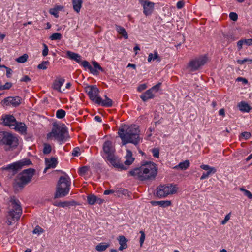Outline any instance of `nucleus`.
<instances>
[{"instance_id":"nucleus-18","label":"nucleus","mask_w":252,"mask_h":252,"mask_svg":"<svg viewBox=\"0 0 252 252\" xmlns=\"http://www.w3.org/2000/svg\"><path fill=\"white\" fill-rule=\"evenodd\" d=\"M105 99L103 100L100 97L96 99V104L98 105L106 107H111L113 106V101L112 99L108 98L107 95H105Z\"/></svg>"},{"instance_id":"nucleus-14","label":"nucleus","mask_w":252,"mask_h":252,"mask_svg":"<svg viewBox=\"0 0 252 252\" xmlns=\"http://www.w3.org/2000/svg\"><path fill=\"white\" fill-rule=\"evenodd\" d=\"M22 98L19 96L14 97L9 96L5 98L1 102L4 106H12L16 107L19 106L21 103Z\"/></svg>"},{"instance_id":"nucleus-47","label":"nucleus","mask_w":252,"mask_h":252,"mask_svg":"<svg viewBox=\"0 0 252 252\" xmlns=\"http://www.w3.org/2000/svg\"><path fill=\"white\" fill-rule=\"evenodd\" d=\"M140 233L141 234L140 237V246L141 247L144 243V241L145 240V235L144 232L143 231H140Z\"/></svg>"},{"instance_id":"nucleus-49","label":"nucleus","mask_w":252,"mask_h":252,"mask_svg":"<svg viewBox=\"0 0 252 252\" xmlns=\"http://www.w3.org/2000/svg\"><path fill=\"white\" fill-rule=\"evenodd\" d=\"M44 48L42 51V55L43 56H46L48 55V47L47 45L45 44H44L43 45Z\"/></svg>"},{"instance_id":"nucleus-9","label":"nucleus","mask_w":252,"mask_h":252,"mask_svg":"<svg viewBox=\"0 0 252 252\" xmlns=\"http://www.w3.org/2000/svg\"><path fill=\"white\" fill-rule=\"evenodd\" d=\"M0 144L16 147L18 145V139L11 133L6 131L0 132Z\"/></svg>"},{"instance_id":"nucleus-27","label":"nucleus","mask_w":252,"mask_h":252,"mask_svg":"<svg viewBox=\"0 0 252 252\" xmlns=\"http://www.w3.org/2000/svg\"><path fill=\"white\" fill-rule=\"evenodd\" d=\"M116 30L119 34L121 35L125 39H128V34L124 27L116 25Z\"/></svg>"},{"instance_id":"nucleus-31","label":"nucleus","mask_w":252,"mask_h":252,"mask_svg":"<svg viewBox=\"0 0 252 252\" xmlns=\"http://www.w3.org/2000/svg\"><path fill=\"white\" fill-rule=\"evenodd\" d=\"M110 246L109 244L106 243H101L98 244L95 249L99 252H102L105 251L107 248Z\"/></svg>"},{"instance_id":"nucleus-35","label":"nucleus","mask_w":252,"mask_h":252,"mask_svg":"<svg viewBox=\"0 0 252 252\" xmlns=\"http://www.w3.org/2000/svg\"><path fill=\"white\" fill-rule=\"evenodd\" d=\"M43 152L44 154H49L52 151L51 146L48 143H44Z\"/></svg>"},{"instance_id":"nucleus-23","label":"nucleus","mask_w":252,"mask_h":252,"mask_svg":"<svg viewBox=\"0 0 252 252\" xmlns=\"http://www.w3.org/2000/svg\"><path fill=\"white\" fill-rule=\"evenodd\" d=\"M15 130L19 131L21 133H25L27 130V127L25 124L23 123L18 122L16 121V124H14V126L12 128Z\"/></svg>"},{"instance_id":"nucleus-3","label":"nucleus","mask_w":252,"mask_h":252,"mask_svg":"<svg viewBox=\"0 0 252 252\" xmlns=\"http://www.w3.org/2000/svg\"><path fill=\"white\" fill-rule=\"evenodd\" d=\"M104 159L112 166H118V157L116 155V149L114 144L110 140L105 141L101 152Z\"/></svg>"},{"instance_id":"nucleus-56","label":"nucleus","mask_w":252,"mask_h":252,"mask_svg":"<svg viewBox=\"0 0 252 252\" xmlns=\"http://www.w3.org/2000/svg\"><path fill=\"white\" fill-rule=\"evenodd\" d=\"M243 41L245 44L248 46L252 45V39H245Z\"/></svg>"},{"instance_id":"nucleus-43","label":"nucleus","mask_w":252,"mask_h":252,"mask_svg":"<svg viewBox=\"0 0 252 252\" xmlns=\"http://www.w3.org/2000/svg\"><path fill=\"white\" fill-rule=\"evenodd\" d=\"M44 232V229L42 228L39 225H37L35 228L33 230V234H39L40 233H42Z\"/></svg>"},{"instance_id":"nucleus-52","label":"nucleus","mask_w":252,"mask_h":252,"mask_svg":"<svg viewBox=\"0 0 252 252\" xmlns=\"http://www.w3.org/2000/svg\"><path fill=\"white\" fill-rule=\"evenodd\" d=\"M157 60L158 62H160L161 61V58L157 51H155L153 55V60Z\"/></svg>"},{"instance_id":"nucleus-58","label":"nucleus","mask_w":252,"mask_h":252,"mask_svg":"<svg viewBox=\"0 0 252 252\" xmlns=\"http://www.w3.org/2000/svg\"><path fill=\"white\" fill-rule=\"evenodd\" d=\"M5 69L6 70V76L8 78H10L11 74L12 73V70L10 68L7 67H6Z\"/></svg>"},{"instance_id":"nucleus-11","label":"nucleus","mask_w":252,"mask_h":252,"mask_svg":"<svg viewBox=\"0 0 252 252\" xmlns=\"http://www.w3.org/2000/svg\"><path fill=\"white\" fill-rule=\"evenodd\" d=\"M32 164V162L29 158H24L12 164H9L2 168L4 170H12L14 174L24 166H29Z\"/></svg>"},{"instance_id":"nucleus-29","label":"nucleus","mask_w":252,"mask_h":252,"mask_svg":"<svg viewBox=\"0 0 252 252\" xmlns=\"http://www.w3.org/2000/svg\"><path fill=\"white\" fill-rule=\"evenodd\" d=\"M64 82V80H56L53 83V88L61 92V88L63 85Z\"/></svg>"},{"instance_id":"nucleus-24","label":"nucleus","mask_w":252,"mask_h":252,"mask_svg":"<svg viewBox=\"0 0 252 252\" xmlns=\"http://www.w3.org/2000/svg\"><path fill=\"white\" fill-rule=\"evenodd\" d=\"M154 97V94L153 92L150 89L147 90L140 95V98L143 101H146L148 99L153 98Z\"/></svg>"},{"instance_id":"nucleus-40","label":"nucleus","mask_w":252,"mask_h":252,"mask_svg":"<svg viewBox=\"0 0 252 252\" xmlns=\"http://www.w3.org/2000/svg\"><path fill=\"white\" fill-rule=\"evenodd\" d=\"M240 190L243 191L244 195L247 196L249 199H252V194L250 191L245 189L244 188H240Z\"/></svg>"},{"instance_id":"nucleus-46","label":"nucleus","mask_w":252,"mask_h":252,"mask_svg":"<svg viewBox=\"0 0 252 252\" xmlns=\"http://www.w3.org/2000/svg\"><path fill=\"white\" fill-rule=\"evenodd\" d=\"M153 156L155 158H158L159 156V150L158 148H154L152 150Z\"/></svg>"},{"instance_id":"nucleus-4","label":"nucleus","mask_w":252,"mask_h":252,"mask_svg":"<svg viewBox=\"0 0 252 252\" xmlns=\"http://www.w3.org/2000/svg\"><path fill=\"white\" fill-rule=\"evenodd\" d=\"M7 209L6 223L8 225H10L12 220H19L22 214V210L19 200L14 196L10 197Z\"/></svg>"},{"instance_id":"nucleus-25","label":"nucleus","mask_w":252,"mask_h":252,"mask_svg":"<svg viewBox=\"0 0 252 252\" xmlns=\"http://www.w3.org/2000/svg\"><path fill=\"white\" fill-rule=\"evenodd\" d=\"M151 204L153 205H159L162 207H166L171 205L172 203L169 200H161V201H152Z\"/></svg>"},{"instance_id":"nucleus-30","label":"nucleus","mask_w":252,"mask_h":252,"mask_svg":"<svg viewBox=\"0 0 252 252\" xmlns=\"http://www.w3.org/2000/svg\"><path fill=\"white\" fill-rule=\"evenodd\" d=\"M240 110L242 112H249L251 109V106L245 102H241L239 104Z\"/></svg>"},{"instance_id":"nucleus-6","label":"nucleus","mask_w":252,"mask_h":252,"mask_svg":"<svg viewBox=\"0 0 252 252\" xmlns=\"http://www.w3.org/2000/svg\"><path fill=\"white\" fill-rule=\"evenodd\" d=\"M70 184V179L68 176H61L57 185L55 198L66 196L69 193Z\"/></svg>"},{"instance_id":"nucleus-28","label":"nucleus","mask_w":252,"mask_h":252,"mask_svg":"<svg viewBox=\"0 0 252 252\" xmlns=\"http://www.w3.org/2000/svg\"><path fill=\"white\" fill-rule=\"evenodd\" d=\"M63 7L61 5H57L54 8H51L49 10V13L55 16L56 18L59 17V11L61 10Z\"/></svg>"},{"instance_id":"nucleus-39","label":"nucleus","mask_w":252,"mask_h":252,"mask_svg":"<svg viewBox=\"0 0 252 252\" xmlns=\"http://www.w3.org/2000/svg\"><path fill=\"white\" fill-rule=\"evenodd\" d=\"M62 37V34L60 33H55L50 36V38L52 40H57L61 39Z\"/></svg>"},{"instance_id":"nucleus-21","label":"nucleus","mask_w":252,"mask_h":252,"mask_svg":"<svg viewBox=\"0 0 252 252\" xmlns=\"http://www.w3.org/2000/svg\"><path fill=\"white\" fill-rule=\"evenodd\" d=\"M66 55L68 58L76 61L77 63H81V57L78 54L67 51L66 52Z\"/></svg>"},{"instance_id":"nucleus-62","label":"nucleus","mask_w":252,"mask_h":252,"mask_svg":"<svg viewBox=\"0 0 252 252\" xmlns=\"http://www.w3.org/2000/svg\"><path fill=\"white\" fill-rule=\"evenodd\" d=\"M62 202H61V201H60V202L56 201L53 203V205L56 206L62 207Z\"/></svg>"},{"instance_id":"nucleus-7","label":"nucleus","mask_w":252,"mask_h":252,"mask_svg":"<svg viewBox=\"0 0 252 252\" xmlns=\"http://www.w3.org/2000/svg\"><path fill=\"white\" fill-rule=\"evenodd\" d=\"M67 134V128L64 124L59 125L54 123L51 132L47 134V138L48 139H51L54 137L59 142H63L66 140Z\"/></svg>"},{"instance_id":"nucleus-64","label":"nucleus","mask_w":252,"mask_h":252,"mask_svg":"<svg viewBox=\"0 0 252 252\" xmlns=\"http://www.w3.org/2000/svg\"><path fill=\"white\" fill-rule=\"evenodd\" d=\"M95 120L99 122H101L102 119L99 116H96L94 118Z\"/></svg>"},{"instance_id":"nucleus-51","label":"nucleus","mask_w":252,"mask_h":252,"mask_svg":"<svg viewBox=\"0 0 252 252\" xmlns=\"http://www.w3.org/2000/svg\"><path fill=\"white\" fill-rule=\"evenodd\" d=\"M147 88V85L146 84H140L137 88V91L139 92L145 90Z\"/></svg>"},{"instance_id":"nucleus-12","label":"nucleus","mask_w":252,"mask_h":252,"mask_svg":"<svg viewBox=\"0 0 252 252\" xmlns=\"http://www.w3.org/2000/svg\"><path fill=\"white\" fill-rule=\"evenodd\" d=\"M126 160L124 164L121 161L120 159L118 158V166H114V167L120 169L121 170H126L129 166L134 162L135 158L132 157V153L130 150H126V154L125 157Z\"/></svg>"},{"instance_id":"nucleus-15","label":"nucleus","mask_w":252,"mask_h":252,"mask_svg":"<svg viewBox=\"0 0 252 252\" xmlns=\"http://www.w3.org/2000/svg\"><path fill=\"white\" fill-rule=\"evenodd\" d=\"M139 1L143 6L144 14L146 16L150 15L154 8V3L145 0H139Z\"/></svg>"},{"instance_id":"nucleus-26","label":"nucleus","mask_w":252,"mask_h":252,"mask_svg":"<svg viewBox=\"0 0 252 252\" xmlns=\"http://www.w3.org/2000/svg\"><path fill=\"white\" fill-rule=\"evenodd\" d=\"M82 0H72L73 10L77 13H79L82 7Z\"/></svg>"},{"instance_id":"nucleus-33","label":"nucleus","mask_w":252,"mask_h":252,"mask_svg":"<svg viewBox=\"0 0 252 252\" xmlns=\"http://www.w3.org/2000/svg\"><path fill=\"white\" fill-rule=\"evenodd\" d=\"M96 196L94 194H89L87 196V202L90 205H94L96 203Z\"/></svg>"},{"instance_id":"nucleus-37","label":"nucleus","mask_w":252,"mask_h":252,"mask_svg":"<svg viewBox=\"0 0 252 252\" xmlns=\"http://www.w3.org/2000/svg\"><path fill=\"white\" fill-rule=\"evenodd\" d=\"M50 63L48 61H43L40 64H39L37 67L39 69H46Z\"/></svg>"},{"instance_id":"nucleus-1","label":"nucleus","mask_w":252,"mask_h":252,"mask_svg":"<svg viewBox=\"0 0 252 252\" xmlns=\"http://www.w3.org/2000/svg\"><path fill=\"white\" fill-rule=\"evenodd\" d=\"M157 165L153 162H145L139 167L134 168L128 172V176L141 181L155 180L158 172Z\"/></svg>"},{"instance_id":"nucleus-32","label":"nucleus","mask_w":252,"mask_h":252,"mask_svg":"<svg viewBox=\"0 0 252 252\" xmlns=\"http://www.w3.org/2000/svg\"><path fill=\"white\" fill-rule=\"evenodd\" d=\"M190 165L189 160H186L183 162H180L178 166H176L175 168H177L179 167L181 170H186L188 169Z\"/></svg>"},{"instance_id":"nucleus-45","label":"nucleus","mask_w":252,"mask_h":252,"mask_svg":"<svg viewBox=\"0 0 252 252\" xmlns=\"http://www.w3.org/2000/svg\"><path fill=\"white\" fill-rule=\"evenodd\" d=\"M251 134L249 132H243L241 134L240 138H243L245 140H247L250 138Z\"/></svg>"},{"instance_id":"nucleus-53","label":"nucleus","mask_w":252,"mask_h":252,"mask_svg":"<svg viewBox=\"0 0 252 252\" xmlns=\"http://www.w3.org/2000/svg\"><path fill=\"white\" fill-rule=\"evenodd\" d=\"M88 171V168L86 166H83L79 169L80 174H85Z\"/></svg>"},{"instance_id":"nucleus-2","label":"nucleus","mask_w":252,"mask_h":252,"mask_svg":"<svg viewBox=\"0 0 252 252\" xmlns=\"http://www.w3.org/2000/svg\"><path fill=\"white\" fill-rule=\"evenodd\" d=\"M139 132L138 126L135 125L128 127L122 126L118 130L119 136L124 144L131 143L137 145L140 141Z\"/></svg>"},{"instance_id":"nucleus-55","label":"nucleus","mask_w":252,"mask_h":252,"mask_svg":"<svg viewBox=\"0 0 252 252\" xmlns=\"http://www.w3.org/2000/svg\"><path fill=\"white\" fill-rule=\"evenodd\" d=\"M80 149L78 147L75 148L72 152V155L73 156L76 157L78 156L79 153Z\"/></svg>"},{"instance_id":"nucleus-13","label":"nucleus","mask_w":252,"mask_h":252,"mask_svg":"<svg viewBox=\"0 0 252 252\" xmlns=\"http://www.w3.org/2000/svg\"><path fill=\"white\" fill-rule=\"evenodd\" d=\"M86 92L88 93V95L90 99L95 103H96V99L99 98V89L96 86H88L85 89Z\"/></svg>"},{"instance_id":"nucleus-48","label":"nucleus","mask_w":252,"mask_h":252,"mask_svg":"<svg viewBox=\"0 0 252 252\" xmlns=\"http://www.w3.org/2000/svg\"><path fill=\"white\" fill-rule=\"evenodd\" d=\"M229 18L232 21H236L238 19V15L236 13L231 12L229 14Z\"/></svg>"},{"instance_id":"nucleus-34","label":"nucleus","mask_w":252,"mask_h":252,"mask_svg":"<svg viewBox=\"0 0 252 252\" xmlns=\"http://www.w3.org/2000/svg\"><path fill=\"white\" fill-rule=\"evenodd\" d=\"M78 205V203L75 201H65L62 202V207L64 208L65 207H70L73 206H76Z\"/></svg>"},{"instance_id":"nucleus-19","label":"nucleus","mask_w":252,"mask_h":252,"mask_svg":"<svg viewBox=\"0 0 252 252\" xmlns=\"http://www.w3.org/2000/svg\"><path fill=\"white\" fill-rule=\"evenodd\" d=\"M45 161L46 166L45 171L50 168H55L58 164L57 159L55 157L46 158Z\"/></svg>"},{"instance_id":"nucleus-63","label":"nucleus","mask_w":252,"mask_h":252,"mask_svg":"<svg viewBox=\"0 0 252 252\" xmlns=\"http://www.w3.org/2000/svg\"><path fill=\"white\" fill-rule=\"evenodd\" d=\"M152 60H153V54L152 53H150L148 57V62H151Z\"/></svg>"},{"instance_id":"nucleus-50","label":"nucleus","mask_w":252,"mask_h":252,"mask_svg":"<svg viewBox=\"0 0 252 252\" xmlns=\"http://www.w3.org/2000/svg\"><path fill=\"white\" fill-rule=\"evenodd\" d=\"M245 44L243 39H241L237 42V45L239 51L241 50L242 48L243 45Z\"/></svg>"},{"instance_id":"nucleus-10","label":"nucleus","mask_w":252,"mask_h":252,"mask_svg":"<svg viewBox=\"0 0 252 252\" xmlns=\"http://www.w3.org/2000/svg\"><path fill=\"white\" fill-rule=\"evenodd\" d=\"M208 61L207 55H204L196 57L191 60L188 65V67L191 71L197 70L200 67L203 66Z\"/></svg>"},{"instance_id":"nucleus-60","label":"nucleus","mask_w":252,"mask_h":252,"mask_svg":"<svg viewBox=\"0 0 252 252\" xmlns=\"http://www.w3.org/2000/svg\"><path fill=\"white\" fill-rule=\"evenodd\" d=\"M219 114L220 115H221L222 116V117H224L225 116V110H224V109L223 108H222V109H220V110H219Z\"/></svg>"},{"instance_id":"nucleus-16","label":"nucleus","mask_w":252,"mask_h":252,"mask_svg":"<svg viewBox=\"0 0 252 252\" xmlns=\"http://www.w3.org/2000/svg\"><path fill=\"white\" fill-rule=\"evenodd\" d=\"M2 124L5 126H9L10 128L14 126V124H16V120L12 115H5L2 117Z\"/></svg>"},{"instance_id":"nucleus-42","label":"nucleus","mask_w":252,"mask_h":252,"mask_svg":"<svg viewBox=\"0 0 252 252\" xmlns=\"http://www.w3.org/2000/svg\"><path fill=\"white\" fill-rule=\"evenodd\" d=\"M92 64L93 65L94 68V69H96V70H99L101 71H103V68L96 61H93L92 62Z\"/></svg>"},{"instance_id":"nucleus-54","label":"nucleus","mask_w":252,"mask_h":252,"mask_svg":"<svg viewBox=\"0 0 252 252\" xmlns=\"http://www.w3.org/2000/svg\"><path fill=\"white\" fill-rule=\"evenodd\" d=\"M184 5H185V2L183 0L178 1L177 3V5H176L177 8H178V9L182 8L184 6Z\"/></svg>"},{"instance_id":"nucleus-5","label":"nucleus","mask_w":252,"mask_h":252,"mask_svg":"<svg viewBox=\"0 0 252 252\" xmlns=\"http://www.w3.org/2000/svg\"><path fill=\"white\" fill-rule=\"evenodd\" d=\"M35 172V169L32 168L23 170L15 179L13 183L14 188L16 189H22L31 181Z\"/></svg>"},{"instance_id":"nucleus-59","label":"nucleus","mask_w":252,"mask_h":252,"mask_svg":"<svg viewBox=\"0 0 252 252\" xmlns=\"http://www.w3.org/2000/svg\"><path fill=\"white\" fill-rule=\"evenodd\" d=\"M114 192V191L112 189H107L105 190L104 192V195H109L112 193H113Z\"/></svg>"},{"instance_id":"nucleus-36","label":"nucleus","mask_w":252,"mask_h":252,"mask_svg":"<svg viewBox=\"0 0 252 252\" xmlns=\"http://www.w3.org/2000/svg\"><path fill=\"white\" fill-rule=\"evenodd\" d=\"M65 111L63 109H60L57 111L56 116L58 119H63L65 117Z\"/></svg>"},{"instance_id":"nucleus-17","label":"nucleus","mask_w":252,"mask_h":252,"mask_svg":"<svg viewBox=\"0 0 252 252\" xmlns=\"http://www.w3.org/2000/svg\"><path fill=\"white\" fill-rule=\"evenodd\" d=\"M200 168L204 170L207 171V172H204L200 177V180H204L209 177L211 173H215L216 169L215 167H210L208 165L202 164L200 166Z\"/></svg>"},{"instance_id":"nucleus-61","label":"nucleus","mask_w":252,"mask_h":252,"mask_svg":"<svg viewBox=\"0 0 252 252\" xmlns=\"http://www.w3.org/2000/svg\"><path fill=\"white\" fill-rule=\"evenodd\" d=\"M104 201V199L100 198H98L96 196V203H98L99 204H101L102 203H103Z\"/></svg>"},{"instance_id":"nucleus-44","label":"nucleus","mask_w":252,"mask_h":252,"mask_svg":"<svg viewBox=\"0 0 252 252\" xmlns=\"http://www.w3.org/2000/svg\"><path fill=\"white\" fill-rule=\"evenodd\" d=\"M161 85V83H158L156 85L153 86L150 89L151 90V91L153 92H154L155 93H157L159 91Z\"/></svg>"},{"instance_id":"nucleus-41","label":"nucleus","mask_w":252,"mask_h":252,"mask_svg":"<svg viewBox=\"0 0 252 252\" xmlns=\"http://www.w3.org/2000/svg\"><path fill=\"white\" fill-rule=\"evenodd\" d=\"M12 86L10 82H6L4 85L0 86V90L9 89Z\"/></svg>"},{"instance_id":"nucleus-8","label":"nucleus","mask_w":252,"mask_h":252,"mask_svg":"<svg viewBox=\"0 0 252 252\" xmlns=\"http://www.w3.org/2000/svg\"><path fill=\"white\" fill-rule=\"evenodd\" d=\"M178 189L177 186L172 184L160 185L156 189V195L159 198H164L169 194L176 193Z\"/></svg>"},{"instance_id":"nucleus-57","label":"nucleus","mask_w":252,"mask_h":252,"mask_svg":"<svg viewBox=\"0 0 252 252\" xmlns=\"http://www.w3.org/2000/svg\"><path fill=\"white\" fill-rule=\"evenodd\" d=\"M31 79L28 76L25 75L21 79L20 81L27 82L30 81Z\"/></svg>"},{"instance_id":"nucleus-22","label":"nucleus","mask_w":252,"mask_h":252,"mask_svg":"<svg viewBox=\"0 0 252 252\" xmlns=\"http://www.w3.org/2000/svg\"><path fill=\"white\" fill-rule=\"evenodd\" d=\"M80 63L83 67L88 69L90 72L93 74L97 75L99 74V71L96 70V69H94V68L92 67L88 61L85 60L81 61Z\"/></svg>"},{"instance_id":"nucleus-38","label":"nucleus","mask_w":252,"mask_h":252,"mask_svg":"<svg viewBox=\"0 0 252 252\" xmlns=\"http://www.w3.org/2000/svg\"><path fill=\"white\" fill-rule=\"evenodd\" d=\"M28 58V55L27 54H24L22 56L16 59V61L20 63H24L27 61Z\"/></svg>"},{"instance_id":"nucleus-20","label":"nucleus","mask_w":252,"mask_h":252,"mask_svg":"<svg viewBox=\"0 0 252 252\" xmlns=\"http://www.w3.org/2000/svg\"><path fill=\"white\" fill-rule=\"evenodd\" d=\"M117 240H118L119 244L120 245V246L119 248V250L120 251H123V250L127 248V243L128 242V239H126L124 236H119L118 237Z\"/></svg>"}]
</instances>
